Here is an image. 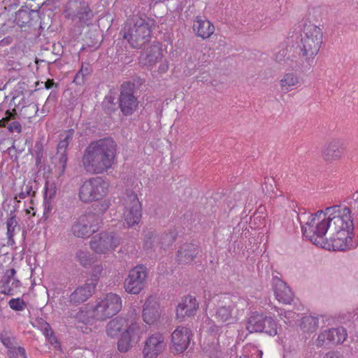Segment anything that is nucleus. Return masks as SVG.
<instances>
[{
  "label": "nucleus",
  "instance_id": "obj_10",
  "mask_svg": "<svg viewBox=\"0 0 358 358\" xmlns=\"http://www.w3.org/2000/svg\"><path fill=\"white\" fill-rule=\"evenodd\" d=\"M97 229L96 215L94 213L80 215L71 226L73 234L78 238H82L90 237Z\"/></svg>",
  "mask_w": 358,
  "mask_h": 358
},
{
  "label": "nucleus",
  "instance_id": "obj_4",
  "mask_svg": "<svg viewBox=\"0 0 358 358\" xmlns=\"http://www.w3.org/2000/svg\"><path fill=\"white\" fill-rule=\"evenodd\" d=\"M108 185L101 177L85 180L80 187L78 196L83 203H90L101 199L107 192Z\"/></svg>",
  "mask_w": 358,
  "mask_h": 358
},
{
  "label": "nucleus",
  "instance_id": "obj_23",
  "mask_svg": "<svg viewBox=\"0 0 358 358\" xmlns=\"http://www.w3.org/2000/svg\"><path fill=\"white\" fill-rule=\"evenodd\" d=\"M301 85L300 76L294 72L284 73L279 80V86L282 92L287 93L296 90Z\"/></svg>",
  "mask_w": 358,
  "mask_h": 358
},
{
  "label": "nucleus",
  "instance_id": "obj_40",
  "mask_svg": "<svg viewBox=\"0 0 358 358\" xmlns=\"http://www.w3.org/2000/svg\"><path fill=\"white\" fill-rule=\"evenodd\" d=\"M8 305L11 309L15 311H22L27 307V303L20 297L11 299L8 301Z\"/></svg>",
  "mask_w": 358,
  "mask_h": 358
},
{
  "label": "nucleus",
  "instance_id": "obj_59",
  "mask_svg": "<svg viewBox=\"0 0 358 358\" xmlns=\"http://www.w3.org/2000/svg\"><path fill=\"white\" fill-rule=\"evenodd\" d=\"M352 341L358 344V331H356L355 334L352 336Z\"/></svg>",
  "mask_w": 358,
  "mask_h": 358
},
{
  "label": "nucleus",
  "instance_id": "obj_18",
  "mask_svg": "<svg viewBox=\"0 0 358 358\" xmlns=\"http://www.w3.org/2000/svg\"><path fill=\"white\" fill-rule=\"evenodd\" d=\"M199 308V303L196 298L191 295H188L182 299L176 307V317L180 322L183 321L185 317L194 316Z\"/></svg>",
  "mask_w": 358,
  "mask_h": 358
},
{
  "label": "nucleus",
  "instance_id": "obj_44",
  "mask_svg": "<svg viewBox=\"0 0 358 358\" xmlns=\"http://www.w3.org/2000/svg\"><path fill=\"white\" fill-rule=\"evenodd\" d=\"M8 356L9 358H27L25 349L22 347H17L14 350H8Z\"/></svg>",
  "mask_w": 358,
  "mask_h": 358
},
{
  "label": "nucleus",
  "instance_id": "obj_33",
  "mask_svg": "<svg viewBox=\"0 0 358 358\" xmlns=\"http://www.w3.org/2000/svg\"><path fill=\"white\" fill-rule=\"evenodd\" d=\"M68 158H51V163L54 164L53 167L48 166V173H55L59 178L64 175L67 164Z\"/></svg>",
  "mask_w": 358,
  "mask_h": 358
},
{
  "label": "nucleus",
  "instance_id": "obj_52",
  "mask_svg": "<svg viewBox=\"0 0 358 358\" xmlns=\"http://www.w3.org/2000/svg\"><path fill=\"white\" fill-rule=\"evenodd\" d=\"M43 206H44V213H43V217H45V218L48 217V214L51 210V205L50 203V199H46L43 201Z\"/></svg>",
  "mask_w": 358,
  "mask_h": 358
},
{
  "label": "nucleus",
  "instance_id": "obj_45",
  "mask_svg": "<svg viewBox=\"0 0 358 358\" xmlns=\"http://www.w3.org/2000/svg\"><path fill=\"white\" fill-rule=\"evenodd\" d=\"M6 117L0 120V128L5 127L8 122L11 120H15L17 115V111L15 108H13L12 111L7 110L5 113Z\"/></svg>",
  "mask_w": 358,
  "mask_h": 358
},
{
  "label": "nucleus",
  "instance_id": "obj_5",
  "mask_svg": "<svg viewBox=\"0 0 358 358\" xmlns=\"http://www.w3.org/2000/svg\"><path fill=\"white\" fill-rule=\"evenodd\" d=\"M122 308V300L119 295L108 293L97 301L92 308V317L96 320L104 321L115 315Z\"/></svg>",
  "mask_w": 358,
  "mask_h": 358
},
{
  "label": "nucleus",
  "instance_id": "obj_9",
  "mask_svg": "<svg viewBox=\"0 0 358 358\" xmlns=\"http://www.w3.org/2000/svg\"><path fill=\"white\" fill-rule=\"evenodd\" d=\"M148 278L147 268L139 264L129 272L127 278L124 282V287L127 293L138 294L145 287Z\"/></svg>",
  "mask_w": 358,
  "mask_h": 358
},
{
  "label": "nucleus",
  "instance_id": "obj_19",
  "mask_svg": "<svg viewBox=\"0 0 358 358\" xmlns=\"http://www.w3.org/2000/svg\"><path fill=\"white\" fill-rule=\"evenodd\" d=\"M199 248L192 243H185L181 245L176 253V260L180 264H187L194 261L200 254Z\"/></svg>",
  "mask_w": 358,
  "mask_h": 358
},
{
  "label": "nucleus",
  "instance_id": "obj_22",
  "mask_svg": "<svg viewBox=\"0 0 358 358\" xmlns=\"http://www.w3.org/2000/svg\"><path fill=\"white\" fill-rule=\"evenodd\" d=\"M120 106L124 115H129L136 109L138 103L131 89H122L120 96Z\"/></svg>",
  "mask_w": 358,
  "mask_h": 358
},
{
  "label": "nucleus",
  "instance_id": "obj_26",
  "mask_svg": "<svg viewBox=\"0 0 358 358\" xmlns=\"http://www.w3.org/2000/svg\"><path fill=\"white\" fill-rule=\"evenodd\" d=\"M6 236L8 238L7 245L8 246H13L15 244L14 240V236L15 234V231L20 230V227L18 224V218L14 212H10V216L6 220Z\"/></svg>",
  "mask_w": 358,
  "mask_h": 358
},
{
  "label": "nucleus",
  "instance_id": "obj_58",
  "mask_svg": "<svg viewBox=\"0 0 358 358\" xmlns=\"http://www.w3.org/2000/svg\"><path fill=\"white\" fill-rule=\"evenodd\" d=\"M307 321L310 320V323H313L314 326H317V322H318V320L317 318L315 317H308L307 319Z\"/></svg>",
  "mask_w": 358,
  "mask_h": 358
},
{
  "label": "nucleus",
  "instance_id": "obj_20",
  "mask_svg": "<svg viewBox=\"0 0 358 358\" xmlns=\"http://www.w3.org/2000/svg\"><path fill=\"white\" fill-rule=\"evenodd\" d=\"M215 26L205 17L197 16L193 20L192 31L199 38H209L215 32Z\"/></svg>",
  "mask_w": 358,
  "mask_h": 358
},
{
  "label": "nucleus",
  "instance_id": "obj_34",
  "mask_svg": "<svg viewBox=\"0 0 358 358\" xmlns=\"http://www.w3.org/2000/svg\"><path fill=\"white\" fill-rule=\"evenodd\" d=\"M73 135V130L67 131L64 135H62L60 138V141L57 145V154L60 155V157H66V149L69 146V142L71 141Z\"/></svg>",
  "mask_w": 358,
  "mask_h": 358
},
{
  "label": "nucleus",
  "instance_id": "obj_38",
  "mask_svg": "<svg viewBox=\"0 0 358 358\" xmlns=\"http://www.w3.org/2000/svg\"><path fill=\"white\" fill-rule=\"evenodd\" d=\"M103 271V266L101 264H96L92 267L91 272L90 278L86 280V282H89L90 285H92L94 286V288L96 287L97 283L100 279L101 274Z\"/></svg>",
  "mask_w": 358,
  "mask_h": 358
},
{
  "label": "nucleus",
  "instance_id": "obj_43",
  "mask_svg": "<svg viewBox=\"0 0 358 358\" xmlns=\"http://www.w3.org/2000/svg\"><path fill=\"white\" fill-rule=\"evenodd\" d=\"M1 341L8 350H14L16 348L17 342L15 337L1 336Z\"/></svg>",
  "mask_w": 358,
  "mask_h": 358
},
{
  "label": "nucleus",
  "instance_id": "obj_3",
  "mask_svg": "<svg viewBox=\"0 0 358 358\" xmlns=\"http://www.w3.org/2000/svg\"><path fill=\"white\" fill-rule=\"evenodd\" d=\"M323 40V32L319 27L313 24H306L301 33L299 48L304 60L310 64L317 55Z\"/></svg>",
  "mask_w": 358,
  "mask_h": 358
},
{
  "label": "nucleus",
  "instance_id": "obj_24",
  "mask_svg": "<svg viewBox=\"0 0 358 358\" xmlns=\"http://www.w3.org/2000/svg\"><path fill=\"white\" fill-rule=\"evenodd\" d=\"M274 294L278 301L290 304L294 294L287 284L279 278L274 279Z\"/></svg>",
  "mask_w": 358,
  "mask_h": 358
},
{
  "label": "nucleus",
  "instance_id": "obj_29",
  "mask_svg": "<svg viewBox=\"0 0 358 358\" xmlns=\"http://www.w3.org/2000/svg\"><path fill=\"white\" fill-rule=\"evenodd\" d=\"M346 145L343 140L334 138L327 143L324 152L327 155L341 154L345 150Z\"/></svg>",
  "mask_w": 358,
  "mask_h": 358
},
{
  "label": "nucleus",
  "instance_id": "obj_35",
  "mask_svg": "<svg viewBox=\"0 0 358 358\" xmlns=\"http://www.w3.org/2000/svg\"><path fill=\"white\" fill-rule=\"evenodd\" d=\"M177 234L173 231H169L159 234V248L166 250L169 246L172 245L176 241Z\"/></svg>",
  "mask_w": 358,
  "mask_h": 358
},
{
  "label": "nucleus",
  "instance_id": "obj_21",
  "mask_svg": "<svg viewBox=\"0 0 358 358\" xmlns=\"http://www.w3.org/2000/svg\"><path fill=\"white\" fill-rule=\"evenodd\" d=\"M159 304L152 297H149L143 305V320L148 324H154L160 317Z\"/></svg>",
  "mask_w": 358,
  "mask_h": 358
},
{
  "label": "nucleus",
  "instance_id": "obj_7",
  "mask_svg": "<svg viewBox=\"0 0 358 358\" xmlns=\"http://www.w3.org/2000/svg\"><path fill=\"white\" fill-rule=\"evenodd\" d=\"M124 222L128 227L138 224L142 216V208L137 194L131 189H127L124 198Z\"/></svg>",
  "mask_w": 358,
  "mask_h": 358
},
{
  "label": "nucleus",
  "instance_id": "obj_42",
  "mask_svg": "<svg viewBox=\"0 0 358 358\" xmlns=\"http://www.w3.org/2000/svg\"><path fill=\"white\" fill-rule=\"evenodd\" d=\"M16 273V270L13 268L6 270L3 275L1 277V282H4L8 288H13L11 287L10 281L13 279Z\"/></svg>",
  "mask_w": 358,
  "mask_h": 358
},
{
  "label": "nucleus",
  "instance_id": "obj_47",
  "mask_svg": "<svg viewBox=\"0 0 358 358\" xmlns=\"http://www.w3.org/2000/svg\"><path fill=\"white\" fill-rule=\"evenodd\" d=\"M84 71V63L82 64L81 68L80 71L76 73V75L74 77L73 83L76 85H83L84 83L85 80V74L83 73Z\"/></svg>",
  "mask_w": 358,
  "mask_h": 358
},
{
  "label": "nucleus",
  "instance_id": "obj_39",
  "mask_svg": "<svg viewBox=\"0 0 358 358\" xmlns=\"http://www.w3.org/2000/svg\"><path fill=\"white\" fill-rule=\"evenodd\" d=\"M77 15L79 19V21L82 24H87L88 22L93 17L94 14L90 8L87 5H86L81 9V10L78 12Z\"/></svg>",
  "mask_w": 358,
  "mask_h": 358
},
{
  "label": "nucleus",
  "instance_id": "obj_16",
  "mask_svg": "<svg viewBox=\"0 0 358 358\" xmlns=\"http://www.w3.org/2000/svg\"><path fill=\"white\" fill-rule=\"evenodd\" d=\"M352 231H347V230H341L333 231L331 236L328 238H324V243L320 245L322 248L333 250H345L348 247V240H352L350 236Z\"/></svg>",
  "mask_w": 358,
  "mask_h": 358
},
{
  "label": "nucleus",
  "instance_id": "obj_15",
  "mask_svg": "<svg viewBox=\"0 0 358 358\" xmlns=\"http://www.w3.org/2000/svg\"><path fill=\"white\" fill-rule=\"evenodd\" d=\"M164 340V336L159 333L149 336L143 350L144 358H157L166 348V343Z\"/></svg>",
  "mask_w": 358,
  "mask_h": 358
},
{
  "label": "nucleus",
  "instance_id": "obj_12",
  "mask_svg": "<svg viewBox=\"0 0 358 358\" xmlns=\"http://www.w3.org/2000/svg\"><path fill=\"white\" fill-rule=\"evenodd\" d=\"M117 145L111 138L91 143L86 149L85 157H115Z\"/></svg>",
  "mask_w": 358,
  "mask_h": 358
},
{
  "label": "nucleus",
  "instance_id": "obj_60",
  "mask_svg": "<svg viewBox=\"0 0 358 358\" xmlns=\"http://www.w3.org/2000/svg\"><path fill=\"white\" fill-rule=\"evenodd\" d=\"M322 214H325V210L323 211L322 210H318L317 213H315V214H312L311 216H314L315 217L319 216V215H321ZM327 215H324V216H326Z\"/></svg>",
  "mask_w": 358,
  "mask_h": 358
},
{
  "label": "nucleus",
  "instance_id": "obj_54",
  "mask_svg": "<svg viewBox=\"0 0 358 358\" xmlns=\"http://www.w3.org/2000/svg\"><path fill=\"white\" fill-rule=\"evenodd\" d=\"M287 51L286 50H282V51L279 52L275 57L276 60L278 62L282 61V57L287 55Z\"/></svg>",
  "mask_w": 358,
  "mask_h": 358
},
{
  "label": "nucleus",
  "instance_id": "obj_31",
  "mask_svg": "<svg viewBox=\"0 0 358 358\" xmlns=\"http://www.w3.org/2000/svg\"><path fill=\"white\" fill-rule=\"evenodd\" d=\"M233 307L231 305L222 306L217 308L215 317L219 322L232 323L234 318L232 317Z\"/></svg>",
  "mask_w": 358,
  "mask_h": 358
},
{
  "label": "nucleus",
  "instance_id": "obj_48",
  "mask_svg": "<svg viewBox=\"0 0 358 358\" xmlns=\"http://www.w3.org/2000/svg\"><path fill=\"white\" fill-rule=\"evenodd\" d=\"M32 191V186L29 185H24L22 187L21 192L18 194V197L20 199H23L27 196L30 195L31 192Z\"/></svg>",
  "mask_w": 358,
  "mask_h": 358
},
{
  "label": "nucleus",
  "instance_id": "obj_27",
  "mask_svg": "<svg viewBox=\"0 0 358 358\" xmlns=\"http://www.w3.org/2000/svg\"><path fill=\"white\" fill-rule=\"evenodd\" d=\"M159 234L155 231H148L145 234L143 238V249L148 253L155 252L158 248H159Z\"/></svg>",
  "mask_w": 358,
  "mask_h": 358
},
{
  "label": "nucleus",
  "instance_id": "obj_30",
  "mask_svg": "<svg viewBox=\"0 0 358 358\" xmlns=\"http://www.w3.org/2000/svg\"><path fill=\"white\" fill-rule=\"evenodd\" d=\"M126 323L122 317H115L110 320L106 326V332L108 336L114 338L120 332Z\"/></svg>",
  "mask_w": 358,
  "mask_h": 358
},
{
  "label": "nucleus",
  "instance_id": "obj_62",
  "mask_svg": "<svg viewBox=\"0 0 358 358\" xmlns=\"http://www.w3.org/2000/svg\"><path fill=\"white\" fill-rule=\"evenodd\" d=\"M26 234H27V231L24 230V231H22V236H23V239H25Z\"/></svg>",
  "mask_w": 358,
  "mask_h": 358
},
{
  "label": "nucleus",
  "instance_id": "obj_17",
  "mask_svg": "<svg viewBox=\"0 0 358 358\" xmlns=\"http://www.w3.org/2000/svg\"><path fill=\"white\" fill-rule=\"evenodd\" d=\"M115 158H83L85 171L92 174H99L106 171L114 163Z\"/></svg>",
  "mask_w": 358,
  "mask_h": 358
},
{
  "label": "nucleus",
  "instance_id": "obj_8",
  "mask_svg": "<svg viewBox=\"0 0 358 358\" xmlns=\"http://www.w3.org/2000/svg\"><path fill=\"white\" fill-rule=\"evenodd\" d=\"M121 238L114 232L102 231L94 236L90 242V248L97 254H106L114 250L120 244Z\"/></svg>",
  "mask_w": 358,
  "mask_h": 358
},
{
  "label": "nucleus",
  "instance_id": "obj_61",
  "mask_svg": "<svg viewBox=\"0 0 358 358\" xmlns=\"http://www.w3.org/2000/svg\"><path fill=\"white\" fill-rule=\"evenodd\" d=\"M41 163V158H36V165L39 166Z\"/></svg>",
  "mask_w": 358,
  "mask_h": 358
},
{
  "label": "nucleus",
  "instance_id": "obj_53",
  "mask_svg": "<svg viewBox=\"0 0 358 358\" xmlns=\"http://www.w3.org/2000/svg\"><path fill=\"white\" fill-rule=\"evenodd\" d=\"M12 280H13V282H12L10 286L14 287V289H15V293H17V289L22 286V283H21V282L19 280L15 279L14 278Z\"/></svg>",
  "mask_w": 358,
  "mask_h": 358
},
{
  "label": "nucleus",
  "instance_id": "obj_25",
  "mask_svg": "<svg viewBox=\"0 0 358 358\" xmlns=\"http://www.w3.org/2000/svg\"><path fill=\"white\" fill-rule=\"evenodd\" d=\"M95 290L94 285L85 282L83 286L77 287L70 295V301L75 305L80 304L92 296Z\"/></svg>",
  "mask_w": 358,
  "mask_h": 358
},
{
  "label": "nucleus",
  "instance_id": "obj_37",
  "mask_svg": "<svg viewBox=\"0 0 358 358\" xmlns=\"http://www.w3.org/2000/svg\"><path fill=\"white\" fill-rule=\"evenodd\" d=\"M41 329L43 331V334L48 338V340L52 343V344H58V340L57 338L55 336V333L53 330L52 329L50 325L45 321L42 320V322L40 323Z\"/></svg>",
  "mask_w": 358,
  "mask_h": 358
},
{
  "label": "nucleus",
  "instance_id": "obj_51",
  "mask_svg": "<svg viewBox=\"0 0 358 358\" xmlns=\"http://www.w3.org/2000/svg\"><path fill=\"white\" fill-rule=\"evenodd\" d=\"M324 358H344V357L338 351H331L326 353Z\"/></svg>",
  "mask_w": 358,
  "mask_h": 358
},
{
  "label": "nucleus",
  "instance_id": "obj_32",
  "mask_svg": "<svg viewBox=\"0 0 358 358\" xmlns=\"http://www.w3.org/2000/svg\"><path fill=\"white\" fill-rule=\"evenodd\" d=\"M162 56L163 55L159 50L152 49L150 53L142 55L140 60L143 65L152 66L162 59Z\"/></svg>",
  "mask_w": 358,
  "mask_h": 358
},
{
  "label": "nucleus",
  "instance_id": "obj_2",
  "mask_svg": "<svg viewBox=\"0 0 358 358\" xmlns=\"http://www.w3.org/2000/svg\"><path fill=\"white\" fill-rule=\"evenodd\" d=\"M152 28L148 19L136 17L124 24L123 37L133 48H141L150 41Z\"/></svg>",
  "mask_w": 358,
  "mask_h": 358
},
{
  "label": "nucleus",
  "instance_id": "obj_50",
  "mask_svg": "<svg viewBox=\"0 0 358 358\" xmlns=\"http://www.w3.org/2000/svg\"><path fill=\"white\" fill-rule=\"evenodd\" d=\"M3 283L4 282H1L0 281V293L5 294V295H8V296L14 295L15 294V289L14 288H8L6 287V285H5Z\"/></svg>",
  "mask_w": 358,
  "mask_h": 358
},
{
  "label": "nucleus",
  "instance_id": "obj_11",
  "mask_svg": "<svg viewBox=\"0 0 358 358\" xmlns=\"http://www.w3.org/2000/svg\"><path fill=\"white\" fill-rule=\"evenodd\" d=\"M193 337L191 329L178 326L171 334L170 350L173 354L184 352L190 345Z\"/></svg>",
  "mask_w": 358,
  "mask_h": 358
},
{
  "label": "nucleus",
  "instance_id": "obj_28",
  "mask_svg": "<svg viewBox=\"0 0 358 358\" xmlns=\"http://www.w3.org/2000/svg\"><path fill=\"white\" fill-rule=\"evenodd\" d=\"M315 219L314 216H311V219L310 221L306 222V225L308 227V229L306 227L302 226L301 230L303 231V234L310 241H311L313 244L315 245H322L324 243V237L320 238L319 234L317 233L314 234V238H312L311 236V231H315L317 227V224L315 227H314V224H315Z\"/></svg>",
  "mask_w": 358,
  "mask_h": 358
},
{
  "label": "nucleus",
  "instance_id": "obj_41",
  "mask_svg": "<svg viewBox=\"0 0 358 358\" xmlns=\"http://www.w3.org/2000/svg\"><path fill=\"white\" fill-rule=\"evenodd\" d=\"M57 193V187L56 185L54 182L49 183L48 182H45V188L44 192V199H52L54 198Z\"/></svg>",
  "mask_w": 358,
  "mask_h": 358
},
{
  "label": "nucleus",
  "instance_id": "obj_36",
  "mask_svg": "<svg viewBox=\"0 0 358 358\" xmlns=\"http://www.w3.org/2000/svg\"><path fill=\"white\" fill-rule=\"evenodd\" d=\"M76 259L85 268L90 266L94 262L92 255L89 252L82 250L76 252Z\"/></svg>",
  "mask_w": 358,
  "mask_h": 358
},
{
  "label": "nucleus",
  "instance_id": "obj_55",
  "mask_svg": "<svg viewBox=\"0 0 358 358\" xmlns=\"http://www.w3.org/2000/svg\"><path fill=\"white\" fill-rule=\"evenodd\" d=\"M169 69V64L167 62H166L164 64H162L159 66V72L161 73H165Z\"/></svg>",
  "mask_w": 358,
  "mask_h": 358
},
{
  "label": "nucleus",
  "instance_id": "obj_57",
  "mask_svg": "<svg viewBox=\"0 0 358 358\" xmlns=\"http://www.w3.org/2000/svg\"><path fill=\"white\" fill-rule=\"evenodd\" d=\"M91 71H90V69L89 67V65L88 64H84V74H85V76L89 75Z\"/></svg>",
  "mask_w": 358,
  "mask_h": 358
},
{
  "label": "nucleus",
  "instance_id": "obj_6",
  "mask_svg": "<svg viewBox=\"0 0 358 358\" xmlns=\"http://www.w3.org/2000/svg\"><path fill=\"white\" fill-rule=\"evenodd\" d=\"M246 329L250 333H265L274 336L278 334V324L271 316L256 311L248 318Z\"/></svg>",
  "mask_w": 358,
  "mask_h": 358
},
{
  "label": "nucleus",
  "instance_id": "obj_49",
  "mask_svg": "<svg viewBox=\"0 0 358 358\" xmlns=\"http://www.w3.org/2000/svg\"><path fill=\"white\" fill-rule=\"evenodd\" d=\"M8 129L10 133L15 132L20 134L22 131V125L19 122L13 121L9 124Z\"/></svg>",
  "mask_w": 358,
  "mask_h": 358
},
{
  "label": "nucleus",
  "instance_id": "obj_46",
  "mask_svg": "<svg viewBox=\"0 0 358 358\" xmlns=\"http://www.w3.org/2000/svg\"><path fill=\"white\" fill-rule=\"evenodd\" d=\"M275 182L274 178L271 177H266L264 178V183L263 185V190L266 194H270L271 192L274 193L273 183Z\"/></svg>",
  "mask_w": 358,
  "mask_h": 358
},
{
  "label": "nucleus",
  "instance_id": "obj_13",
  "mask_svg": "<svg viewBox=\"0 0 358 358\" xmlns=\"http://www.w3.org/2000/svg\"><path fill=\"white\" fill-rule=\"evenodd\" d=\"M141 330L138 324H131L122 334L117 342V349L121 352H128L141 338Z\"/></svg>",
  "mask_w": 358,
  "mask_h": 358
},
{
  "label": "nucleus",
  "instance_id": "obj_56",
  "mask_svg": "<svg viewBox=\"0 0 358 358\" xmlns=\"http://www.w3.org/2000/svg\"><path fill=\"white\" fill-rule=\"evenodd\" d=\"M53 85H54V81H53V80H50V79H48V80H47V82H45V87L47 90L50 89Z\"/></svg>",
  "mask_w": 358,
  "mask_h": 358
},
{
  "label": "nucleus",
  "instance_id": "obj_1",
  "mask_svg": "<svg viewBox=\"0 0 358 358\" xmlns=\"http://www.w3.org/2000/svg\"><path fill=\"white\" fill-rule=\"evenodd\" d=\"M325 215H328V218H324L317 223V227L311 231V237L314 238V234L317 233L321 238L324 237L327 230L329 229L331 232L347 230V231H353L354 224L351 210L349 207L340 208L339 206L335 205L325 208Z\"/></svg>",
  "mask_w": 358,
  "mask_h": 358
},
{
  "label": "nucleus",
  "instance_id": "obj_63",
  "mask_svg": "<svg viewBox=\"0 0 358 358\" xmlns=\"http://www.w3.org/2000/svg\"><path fill=\"white\" fill-rule=\"evenodd\" d=\"M241 358H252V357H249L248 356L243 355V357H241Z\"/></svg>",
  "mask_w": 358,
  "mask_h": 358
},
{
  "label": "nucleus",
  "instance_id": "obj_14",
  "mask_svg": "<svg viewBox=\"0 0 358 358\" xmlns=\"http://www.w3.org/2000/svg\"><path fill=\"white\" fill-rule=\"evenodd\" d=\"M348 336L346 329L343 327L331 328L321 332L317 339V346L338 345L344 342Z\"/></svg>",
  "mask_w": 358,
  "mask_h": 358
}]
</instances>
